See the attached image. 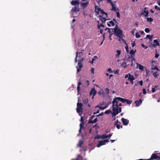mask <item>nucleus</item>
<instances>
[{
	"label": "nucleus",
	"instance_id": "obj_22",
	"mask_svg": "<svg viewBox=\"0 0 160 160\" xmlns=\"http://www.w3.org/2000/svg\"><path fill=\"white\" fill-rule=\"evenodd\" d=\"M100 19L102 21V23L105 22V21L107 20L105 18H103L101 16H99Z\"/></svg>",
	"mask_w": 160,
	"mask_h": 160
},
{
	"label": "nucleus",
	"instance_id": "obj_53",
	"mask_svg": "<svg viewBox=\"0 0 160 160\" xmlns=\"http://www.w3.org/2000/svg\"><path fill=\"white\" fill-rule=\"evenodd\" d=\"M94 69L93 68H92L91 69V72L93 74L94 73Z\"/></svg>",
	"mask_w": 160,
	"mask_h": 160
},
{
	"label": "nucleus",
	"instance_id": "obj_57",
	"mask_svg": "<svg viewBox=\"0 0 160 160\" xmlns=\"http://www.w3.org/2000/svg\"><path fill=\"white\" fill-rule=\"evenodd\" d=\"M152 91L153 92H154L155 91V89L154 88H152Z\"/></svg>",
	"mask_w": 160,
	"mask_h": 160
},
{
	"label": "nucleus",
	"instance_id": "obj_48",
	"mask_svg": "<svg viewBox=\"0 0 160 160\" xmlns=\"http://www.w3.org/2000/svg\"><path fill=\"white\" fill-rule=\"evenodd\" d=\"M80 121L82 122V123H83L84 122V119L83 118V117L81 116V119H80Z\"/></svg>",
	"mask_w": 160,
	"mask_h": 160
},
{
	"label": "nucleus",
	"instance_id": "obj_47",
	"mask_svg": "<svg viewBox=\"0 0 160 160\" xmlns=\"http://www.w3.org/2000/svg\"><path fill=\"white\" fill-rule=\"evenodd\" d=\"M141 46L142 47L144 48L145 49H147L148 48V47L146 46L144 44H142Z\"/></svg>",
	"mask_w": 160,
	"mask_h": 160
},
{
	"label": "nucleus",
	"instance_id": "obj_18",
	"mask_svg": "<svg viewBox=\"0 0 160 160\" xmlns=\"http://www.w3.org/2000/svg\"><path fill=\"white\" fill-rule=\"evenodd\" d=\"M112 133L109 134L108 135H106L105 134H102V138L103 139L106 138H110L111 136L112 135Z\"/></svg>",
	"mask_w": 160,
	"mask_h": 160
},
{
	"label": "nucleus",
	"instance_id": "obj_20",
	"mask_svg": "<svg viewBox=\"0 0 160 160\" xmlns=\"http://www.w3.org/2000/svg\"><path fill=\"white\" fill-rule=\"evenodd\" d=\"M81 84H82L81 81V80H79V82H78V87H77L78 92V93H79V91L80 90V86Z\"/></svg>",
	"mask_w": 160,
	"mask_h": 160
},
{
	"label": "nucleus",
	"instance_id": "obj_26",
	"mask_svg": "<svg viewBox=\"0 0 160 160\" xmlns=\"http://www.w3.org/2000/svg\"><path fill=\"white\" fill-rule=\"evenodd\" d=\"M98 10L100 12L101 14H104L106 15V16H107L108 15V14H107V13H106V12H104L102 10H101L100 8H99Z\"/></svg>",
	"mask_w": 160,
	"mask_h": 160
},
{
	"label": "nucleus",
	"instance_id": "obj_23",
	"mask_svg": "<svg viewBox=\"0 0 160 160\" xmlns=\"http://www.w3.org/2000/svg\"><path fill=\"white\" fill-rule=\"evenodd\" d=\"M117 54L116 55V58H119L120 55V54L121 51L120 50H118L116 51Z\"/></svg>",
	"mask_w": 160,
	"mask_h": 160
},
{
	"label": "nucleus",
	"instance_id": "obj_52",
	"mask_svg": "<svg viewBox=\"0 0 160 160\" xmlns=\"http://www.w3.org/2000/svg\"><path fill=\"white\" fill-rule=\"evenodd\" d=\"M106 92L107 94H108L109 93V90L108 88H106Z\"/></svg>",
	"mask_w": 160,
	"mask_h": 160
},
{
	"label": "nucleus",
	"instance_id": "obj_44",
	"mask_svg": "<svg viewBox=\"0 0 160 160\" xmlns=\"http://www.w3.org/2000/svg\"><path fill=\"white\" fill-rule=\"evenodd\" d=\"M118 123H119V124H121V122H119L118 120L117 119V120L116 121H115L114 124L116 125L117 124H118Z\"/></svg>",
	"mask_w": 160,
	"mask_h": 160
},
{
	"label": "nucleus",
	"instance_id": "obj_55",
	"mask_svg": "<svg viewBox=\"0 0 160 160\" xmlns=\"http://www.w3.org/2000/svg\"><path fill=\"white\" fill-rule=\"evenodd\" d=\"M113 34V33H111V34H110L109 36V38L110 39V40H112V38H111V36Z\"/></svg>",
	"mask_w": 160,
	"mask_h": 160
},
{
	"label": "nucleus",
	"instance_id": "obj_50",
	"mask_svg": "<svg viewBox=\"0 0 160 160\" xmlns=\"http://www.w3.org/2000/svg\"><path fill=\"white\" fill-rule=\"evenodd\" d=\"M143 93L144 94H145L146 93V90L145 88H143L142 90Z\"/></svg>",
	"mask_w": 160,
	"mask_h": 160
},
{
	"label": "nucleus",
	"instance_id": "obj_39",
	"mask_svg": "<svg viewBox=\"0 0 160 160\" xmlns=\"http://www.w3.org/2000/svg\"><path fill=\"white\" fill-rule=\"evenodd\" d=\"M116 14H117V18H119L120 17V13H119V12H118L117 11H116Z\"/></svg>",
	"mask_w": 160,
	"mask_h": 160
},
{
	"label": "nucleus",
	"instance_id": "obj_41",
	"mask_svg": "<svg viewBox=\"0 0 160 160\" xmlns=\"http://www.w3.org/2000/svg\"><path fill=\"white\" fill-rule=\"evenodd\" d=\"M154 8L156 9L157 10H158V11H160V8L158 7L157 6H155Z\"/></svg>",
	"mask_w": 160,
	"mask_h": 160
},
{
	"label": "nucleus",
	"instance_id": "obj_6",
	"mask_svg": "<svg viewBox=\"0 0 160 160\" xmlns=\"http://www.w3.org/2000/svg\"><path fill=\"white\" fill-rule=\"evenodd\" d=\"M116 99H117L118 101H120L122 102H126L128 104H131L132 102V101L131 100L124 99L121 97H116Z\"/></svg>",
	"mask_w": 160,
	"mask_h": 160
},
{
	"label": "nucleus",
	"instance_id": "obj_59",
	"mask_svg": "<svg viewBox=\"0 0 160 160\" xmlns=\"http://www.w3.org/2000/svg\"><path fill=\"white\" fill-rule=\"evenodd\" d=\"M101 138H102V137H100L99 136H97L96 137H95V138H97V139H100Z\"/></svg>",
	"mask_w": 160,
	"mask_h": 160
},
{
	"label": "nucleus",
	"instance_id": "obj_45",
	"mask_svg": "<svg viewBox=\"0 0 160 160\" xmlns=\"http://www.w3.org/2000/svg\"><path fill=\"white\" fill-rule=\"evenodd\" d=\"M145 31L147 33H148L149 31V29L148 28H146L145 29Z\"/></svg>",
	"mask_w": 160,
	"mask_h": 160
},
{
	"label": "nucleus",
	"instance_id": "obj_13",
	"mask_svg": "<svg viewBox=\"0 0 160 160\" xmlns=\"http://www.w3.org/2000/svg\"><path fill=\"white\" fill-rule=\"evenodd\" d=\"M158 156L156 154L152 153L151 156V158L148 159L149 160H152L154 159L157 160Z\"/></svg>",
	"mask_w": 160,
	"mask_h": 160
},
{
	"label": "nucleus",
	"instance_id": "obj_16",
	"mask_svg": "<svg viewBox=\"0 0 160 160\" xmlns=\"http://www.w3.org/2000/svg\"><path fill=\"white\" fill-rule=\"evenodd\" d=\"M96 93V91L95 89L94 88L92 89L91 92H90V95H92L93 97L95 96Z\"/></svg>",
	"mask_w": 160,
	"mask_h": 160
},
{
	"label": "nucleus",
	"instance_id": "obj_60",
	"mask_svg": "<svg viewBox=\"0 0 160 160\" xmlns=\"http://www.w3.org/2000/svg\"><path fill=\"white\" fill-rule=\"evenodd\" d=\"M103 0H97V2L98 4H99L100 2Z\"/></svg>",
	"mask_w": 160,
	"mask_h": 160
},
{
	"label": "nucleus",
	"instance_id": "obj_56",
	"mask_svg": "<svg viewBox=\"0 0 160 160\" xmlns=\"http://www.w3.org/2000/svg\"><path fill=\"white\" fill-rule=\"evenodd\" d=\"M132 46V47H134L135 45V42H133L131 43Z\"/></svg>",
	"mask_w": 160,
	"mask_h": 160
},
{
	"label": "nucleus",
	"instance_id": "obj_1",
	"mask_svg": "<svg viewBox=\"0 0 160 160\" xmlns=\"http://www.w3.org/2000/svg\"><path fill=\"white\" fill-rule=\"evenodd\" d=\"M118 101L117 99H116L115 98L112 102V116L113 118L115 117L117 115L121 112V108L119 107L118 106Z\"/></svg>",
	"mask_w": 160,
	"mask_h": 160
},
{
	"label": "nucleus",
	"instance_id": "obj_5",
	"mask_svg": "<svg viewBox=\"0 0 160 160\" xmlns=\"http://www.w3.org/2000/svg\"><path fill=\"white\" fill-rule=\"evenodd\" d=\"M128 78V80H129L130 82L132 84H133V80L135 79V78L133 75H131L130 73H128L125 76V78Z\"/></svg>",
	"mask_w": 160,
	"mask_h": 160
},
{
	"label": "nucleus",
	"instance_id": "obj_58",
	"mask_svg": "<svg viewBox=\"0 0 160 160\" xmlns=\"http://www.w3.org/2000/svg\"><path fill=\"white\" fill-rule=\"evenodd\" d=\"M94 127H95L97 128H99V127L98 125L97 124H95L94 125Z\"/></svg>",
	"mask_w": 160,
	"mask_h": 160
},
{
	"label": "nucleus",
	"instance_id": "obj_27",
	"mask_svg": "<svg viewBox=\"0 0 160 160\" xmlns=\"http://www.w3.org/2000/svg\"><path fill=\"white\" fill-rule=\"evenodd\" d=\"M153 42L155 44L157 45V46H159V42L157 39H155L153 40Z\"/></svg>",
	"mask_w": 160,
	"mask_h": 160
},
{
	"label": "nucleus",
	"instance_id": "obj_40",
	"mask_svg": "<svg viewBox=\"0 0 160 160\" xmlns=\"http://www.w3.org/2000/svg\"><path fill=\"white\" fill-rule=\"evenodd\" d=\"M111 112V111L110 110H107L105 112V113L108 114H109Z\"/></svg>",
	"mask_w": 160,
	"mask_h": 160
},
{
	"label": "nucleus",
	"instance_id": "obj_63",
	"mask_svg": "<svg viewBox=\"0 0 160 160\" xmlns=\"http://www.w3.org/2000/svg\"><path fill=\"white\" fill-rule=\"evenodd\" d=\"M139 83L142 86L143 84V81L142 80L140 81H139Z\"/></svg>",
	"mask_w": 160,
	"mask_h": 160
},
{
	"label": "nucleus",
	"instance_id": "obj_24",
	"mask_svg": "<svg viewBox=\"0 0 160 160\" xmlns=\"http://www.w3.org/2000/svg\"><path fill=\"white\" fill-rule=\"evenodd\" d=\"M148 14V11H146V10H144L143 11V12H142L141 13L142 15H143L145 17H147Z\"/></svg>",
	"mask_w": 160,
	"mask_h": 160
},
{
	"label": "nucleus",
	"instance_id": "obj_42",
	"mask_svg": "<svg viewBox=\"0 0 160 160\" xmlns=\"http://www.w3.org/2000/svg\"><path fill=\"white\" fill-rule=\"evenodd\" d=\"M109 23H110V24H111L112 25V26H114L115 25L114 22L112 21H110L109 22Z\"/></svg>",
	"mask_w": 160,
	"mask_h": 160
},
{
	"label": "nucleus",
	"instance_id": "obj_14",
	"mask_svg": "<svg viewBox=\"0 0 160 160\" xmlns=\"http://www.w3.org/2000/svg\"><path fill=\"white\" fill-rule=\"evenodd\" d=\"M123 62L121 64V66L124 68H125L127 67L128 65L127 64V63L125 62L126 59L125 58L122 60Z\"/></svg>",
	"mask_w": 160,
	"mask_h": 160
},
{
	"label": "nucleus",
	"instance_id": "obj_46",
	"mask_svg": "<svg viewBox=\"0 0 160 160\" xmlns=\"http://www.w3.org/2000/svg\"><path fill=\"white\" fill-rule=\"evenodd\" d=\"M105 33H104V34H103V39L102 41V42L101 43L100 45H102V44L103 43V41L104 40V39H105Z\"/></svg>",
	"mask_w": 160,
	"mask_h": 160
},
{
	"label": "nucleus",
	"instance_id": "obj_21",
	"mask_svg": "<svg viewBox=\"0 0 160 160\" xmlns=\"http://www.w3.org/2000/svg\"><path fill=\"white\" fill-rule=\"evenodd\" d=\"M107 106H103V105L102 104V105H100V106H96L95 107V108H99L100 109H102L103 110V109H105V108H107Z\"/></svg>",
	"mask_w": 160,
	"mask_h": 160
},
{
	"label": "nucleus",
	"instance_id": "obj_11",
	"mask_svg": "<svg viewBox=\"0 0 160 160\" xmlns=\"http://www.w3.org/2000/svg\"><path fill=\"white\" fill-rule=\"evenodd\" d=\"M121 121L123 124L124 125H127L129 123V120H127L123 118L121 119Z\"/></svg>",
	"mask_w": 160,
	"mask_h": 160
},
{
	"label": "nucleus",
	"instance_id": "obj_36",
	"mask_svg": "<svg viewBox=\"0 0 160 160\" xmlns=\"http://www.w3.org/2000/svg\"><path fill=\"white\" fill-rule=\"evenodd\" d=\"M152 36L150 35H147L146 36V38H149L150 40H151L152 38Z\"/></svg>",
	"mask_w": 160,
	"mask_h": 160
},
{
	"label": "nucleus",
	"instance_id": "obj_12",
	"mask_svg": "<svg viewBox=\"0 0 160 160\" xmlns=\"http://www.w3.org/2000/svg\"><path fill=\"white\" fill-rule=\"evenodd\" d=\"M71 11L72 12H79V6H75L73 8H72Z\"/></svg>",
	"mask_w": 160,
	"mask_h": 160
},
{
	"label": "nucleus",
	"instance_id": "obj_32",
	"mask_svg": "<svg viewBox=\"0 0 160 160\" xmlns=\"http://www.w3.org/2000/svg\"><path fill=\"white\" fill-rule=\"evenodd\" d=\"M147 21L148 22H152L153 21V19H152V18L151 17L150 18H147Z\"/></svg>",
	"mask_w": 160,
	"mask_h": 160
},
{
	"label": "nucleus",
	"instance_id": "obj_7",
	"mask_svg": "<svg viewBox=\"0 0 160 160\" xmlns=\"http://www.w3.org/2000/svg\"><path fill=\"white\" fill-rule=\"evenodd\" d=\"M77 112L78 113H82V103H78L77 104Z\"/></svg>",
	"mask_w": 160,
	"mask_h": 160
},
{
	"label": "nucleus",
	"instance_id": "obj_4",
	"mask_svg": "<svg viewBox=\"0 0 160 160\" xmlns=\"http://www.w3.org/2000/svg\"><path fill=\"white\" fill-rule=\"evenodd\" d=\"M114 34L118 37H121L122 36V32L118 27V25H116V28L113 29Z\"/></svg>",
	"mask_w": 160,
	"mask_h": 160
},
{
	"label": "nucleus",
	"instance_id": "obj_43",
	"mask_svg": "<svg viewBox=\"0 0 160 160\" xmlns=\"http://www.w3.org/2000/svg\"><path fill=\"white\" fill-rule=\"evenodd\" d=\"M83 124H84L83 123H81L80 124V128H81V129H82V128H83V127H84Z\"/></svg>",
	"mask_w": 160,
	"mask_h": 160
},
{
	"label": "nucleus",
	"instance_id": "obj_3",
	"mask_svg": "<svg viewBox=\"0 0 160 160\" xmlns=\"http://www.w3.org/2000/svg\"><path fill=\"white\" fill-rule=\"evenodd\" d=\"M136 52V50H134L133 49H132L129 52L130 54H131V56H130L129 55H128V58L126 59L127 61H130V60L131 61V65L132 67H133L132 61H133L135 60L134 58V57L135 55V53Z\"/></svg>",
	"mask_w": 160,
	"mask_h": 160
},
{
	"label": "nucleus",
	"instance_id": "obj_8",
	"mask_svg": "<svg viewBox=\"0 0 160 160\" xmlns=\"http://www.w3.org/2000/svg\"><path fill=\"white\" fill-rule=\"evenodd\" d=\"M108 142V140L107 139H105L103 141H100L98 144L97 145V147L98 148L100 147L102 145H105L106 142Z\"/></svg>",
	"mask_w": 160,
	"mask_h": 160
},
{
	"label": "nucleus",
	"instance_id": "obj_61",
	"mask_svg": "<svg viewBox=\"0 0 160 160\" xmlns=\"http://www.w3.org/2000/svg\"><path fill=\"white\" fill-rule=\"evenodd\" d=\"M83 159L84 158H83L82 156H81L80 155V156L79 157V160H83Z\"/></svg>",
	"mask_w": 160,
	"mask_h": 160
},
{
	"label": "nucleus",
	"instance_id": "obj_10",
	"mask_svg": "<svg viewBox=\"0 0 160 160\" xmlns=\"http://www.w3.org/2000/svg\"><path fill=\"white\" fill-rule=\"evenodd\" d=\"M89 3V1H87L85 2H81L80 4L82 8H84L87 7Z\"/></svg>",
	"mask_w": 160,
	"mask_h": 160
},
{
	"label": "nucleus",
	"instance_id": "obj_62",
	"mask_svg": "<svg viewBox=\"0 0 160 160\" xmlns=\"http://www.w3.org/2000/svg\"><path fill=\"white\" fill-rule=\"evenodd\" d=\"M98 26H99L100 27H105L103 25H102V24H101L100 25L98 24Z\"/></svg>",
	"mask_w": 160,
	"mask_h": 160
},
{
	"label": "nucleus",
	"instance_id": "obj_2",
	"mask_svg": "<svg viewBox=\"0 0 160 160\" xmlns=\"http://www.w3.org/2000/svg\"><path fill=\"white\" fill-rule=\"evenodd\" d=\"M83 53L82 52H76L77 57L78 58V60L79 62H78V67L77 66V72H79L81 70V69L82 67V62L84 59V58L82 57L83 56Z\"/></svg>",
	"mask_w": 160,
	"mask_h": 160
},
{
	"label": "nucleus",
	"instance_id": "obj_38",
	"mask_svg": "<svg viewBox=\"0 0 160 160\" xmlns=\"http://www.w3.org/2000/svg\"><path fill=\"white\" fill-rule=\"evenodd\" d=\"M112 8L111 9L112 10H113L114 11L116 10V7L114 5L112 6Z\"/></svg>",
	"mask_w": 160,
	"mask_h": 160
},
{
	"label": "nucleus",
	"instance_id": "obj_37",
	"mask_svg": "<svg viewBox=\"0 0 160 160\" xmlns=\"http://www.w3.org/2000/svg\"><path fill=\"white\" fill-rule=\"evenodd\" d=\"M120 124H118L116 125H115L116 126L117 128L118 129H119L120 128V127H121L122 128V125L120 126Z\"/></svg>",
	"mask_w": 160,
	"mask_h": 160
},
{
	"label": "nucleus",
	"instance_id": "obj_54",
	"mask_svg": "<svg viewBox=\"0 0 160 160\" xmlns=\"http://www.w3.org/2000/svg\"><path fill=\"white\" fill-rule=\"evenodd\" d=\"M159 56V54L157 52L155 53V57L156 58H158Z\"/></svg>",
	"mask_w": 160,
	"mask_h": 160
},
{
	"label": "nucleus",
	"instance_id": "obj_9",
	"mask_svg": "<svg viewBox=\"0 0 160 160\" xmlns=\"http://www.w3.org/2000/svg\"><path fill=\"white\" fill-rule=\"evenodd\" d=\"M94 117V116L93 115L90 118V120H89L88 121L89 123H94L97 122L98 121V118H95L93 120H92L93 118Z\"/></svg>",
	"mask_w": 160,
	"mask_h": 160
},
{
	"label": "nucleus",
	"instance_id": "obj_34",
	"mask_svg": "<svg viewBox=\"0 0 160 160\" xmlns=\"http://www.w3.org/2000/svg\"><path fill=\"white\" fill-rule=\"evenodd\" d=\"M125 44L126 45V46H125V48L126 49V52H128V44L126 43Z\"/></svg>",
	"mask_w": 160,
	"mask_h": 160
},
{
	"label": "nucleus",
	"instance_id": "obj_49",
	"mask_svg": "<svg viewBox=\"0 0 160 160\" xmlns=\"http://www.w3.org/2000/svg\"><path fill=\"white\" fill-rule=\"evenodd\" d=\"M107 72H109L110 73H112V71L111 68H109L108 69Z\"/></svg>",
	"mask_w": 160,
	"mask_h": 160
},
{
	"label": "nucleus",
	"instance_id": "obj_30",
	"mask_svg": "<svg viewBox=\"0 0 160 160\" xmlns=\"http://www.w3.org/2000/svg\"><path fill=\"white\" fill-rule=\"evenodd\" d=\"M113 29L109 28V29H108V31L110 33V34H111V32L112 33V32L114 31V30L113 31Z\"/></svg>",
	"mask_w": 160,
	"mask_h": 160
},
{
	"label": "nucleus",
	"instance_id": "obj_35",
	"mask_svg": "<svg viewBox=\"0 0 160 160\" xmlns=\"http://www.w3.org/2000/svg\"><path fill=\"white\" fill-rule=\"evenodd\" d=\"M135 36L137 38H138L139 37H140V35L139 33L138 32H137L135 34Z\"/></svg>",
	"mask_w": 160,
	"mask_h": 160
},
{
	"label": "nucleus",
	"instance_id": "obj_28",
	"mask_svg": "<svg viewBox=\"0 0 160 160\" xmlns=\"http://www.w3.org/2000/svg\"><path fill=\"white\" fill-rule=\"evenodd\" d=\"M98 57L96 56H94L93 58H92V61L91 62V64H92L93 63V61H95V60L97 59L98 58Z\"/></svg>",
	"mask_w": 160,
	"mask_h": 160
},
{
	"label": "nucleus",
	"instance_id": "obj_15",
	"mask_svg": "<svg viewBox=\"0 0 160 160\" xmlns=\"http://www.w3.org/2000/svg\"><path fill=\"white\" fill-rule=\"evenodd\" d=\"M71 3L72 5H77V6H78V5L80 3L79 1V0H77L75 1H73V0L72 1Z\"/></svg>",
	"mask_w": 160,
	"mask_h": 160
},
{
	"label": "nucleus",
	"instance_id": "obj_51",
	"mask_svg": "<svg viewBox=\"0 0 160 160\" xmlns=\"http://www.w3.org/2000/svg\"><path fill=\"white\" fill-rule=\"evenodd\" d=\"M153 75L154 76L156 77H157V76H158L157 72H154L153 73Z\"/></svg>",
	"mask_w": 160,
	"mask_h": 160
},
{
	"label": "nucleus",
	"instance_id": "obj_25",
	"mask_svg": "<svg viewBox=\"0 0 160 160\" xmlns=\"http://www.w3.org/2000/svg\"><path fill=\"white\" fill-rule=\"evenodd\" d=\"M152 69L156 70L158 71H160V70L158 68L157 66H155L154 65H152Z\"/></svg>",
	"mask_w": 160,
	"mask_h": 160
},
{
	"label": "nucleus",
	"instance_id": "obj_19",
	"mask_svg": "<svg viewBox=\"0 0 160 160\" xmlns=\"http://www.w3.org/2000/svg\"><path fill=\"white\" fill-rule=\"evenodd\" d=\"M137 68H138L141 70H143L144 68V67L138 63L137 64Z\"/></svg>",
	"mask_w": 160,
	"mask_h": 160
},
{
	"label": "nucleus",
	"instance_id": "obj_33",
	"mask_svg": "<svg viewBox=\"0 0 160 160\" xmlns=\"http://www.w3.org/2000/svg\"><path fill=\"white\" fill-rule=\"evenodd\" d=\"M88 99H85L83 101V102L85 104H86L88 103Z\"/></svg>",
	"mask_w": 160,
	"mask_h": 160
},
{
	"label": "nucleus",
	"instance_id": "obj_31",
	"mask_svg": "<svg viewBox=\"0 0 160 160\" xmlns=\"http://www.w3.org/2000/svg\"><path fill=\"white\" fill-rule=\"evenodd\" d=\"M157 46V45L154 43H151L150 45V47L151 48H155Z\"/></svg>",
	"mask_w": 160,
	"mask_h": 160
},
{
	"label": "nucleus",
	"instance_id": "obj_29",
	"mask_svg": "<svg viewBox=\"0 0 160 160\" xmlns=\"http://www.w3.org/2000/svg\"><path fill=\"white\" fill-rule=\"evenodd\" d=\"M83 143V141L82 140H80L79 141L78 143V146L80 147H81L82 145V144Z\"/></svg>",
	"mask_w": 160,
	"mask_h": 160
},
{
	"label": "nucleus",
	"instance_id": "obj_64",
	"mask_svg": "<svg viewBox=\"0 0 160 160\" xmlns=\"http://www.w3.org/2000/svg\"><path fill=\"white\" fill-rule=\"evenodd\" d=\"M157 2L158 4L160 6V0H158Z\"/></svg>",
	"mask_w": 160,
	"mask_h": 160
},
{
	"label": "nucleus",
	"instance_id": "obj_17",
	"mask_svg": "<svg viewBox=\"0 0 160 160\" xmlns=\"http://www.w3.org/2000/svg\"><path fill=\"white\" fill-rule=\"evenodd\" d=\"M142 102L141 99H139V100H137L135 102V103L137 107L139 106L142 103Z\"/></svg>",
	"mask_w": 160,
	"mask_h": 160
}]
</instances>
